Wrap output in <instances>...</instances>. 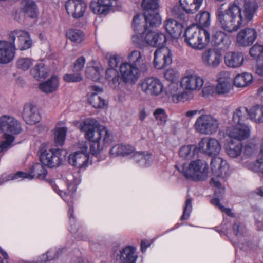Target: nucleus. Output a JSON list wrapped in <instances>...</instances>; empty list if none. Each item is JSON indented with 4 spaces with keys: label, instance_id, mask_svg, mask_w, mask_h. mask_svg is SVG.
Here are the masks:
<instances>
[{
    "label": "nucleus",
    "instance_id": "f257e3e1",
    "mask_svg": "<svg viewBox=\"0 0 263 263\" xmlns=\"http://www.w3.org/2000/svg\"><path fill=\"white\" fill-rule=\"evenodd\" d=\"M223 4L215 12L217 21L224 31L232 33L237 31L243 24H247L253 18L258 7L255 1L245 0L241 8L237 4V0L230 3L226 10Z\"/></svg>",
    "mask_w": 263,
    "mask_h": 263
},
{
    "label": "nucleus",
    "instance_id": "f03ea898",
    "mask_svg": "<svg viewBox=\"0 0 263 263\" xmlns=\"http://www.w3.org/2000/svg\"><path fill=\"white\" fill-rule=\"evenodd\" d=\"M198 150L205 155L215 157L211 161V167L213 177L211 180V185L217 188L216 193H223L224 187L222 185L231 171L226 160L221 157H216L218 155L221 149L219 141L212 137H204L198 143Z\"/></svg>",
    "mask_w": 263,
    "mask_h": 263
},
{
    "label": "nucleus",
    "instance_id": "7ed1b4c3",
    "mask_svg": "<svg viewBox=\"0 0 263 263\" xmlns=\"http://www.w3.org/2000/svg\"><path fill=\"white\" fill-rule=\"evenodd\" d=\"M80 129L85 132V137L91 142L90 151L94 156L98 155L113 141L111 132L105 127L100 126L96 119H86L80 125Z\"/></svg>",
    "mask_w": 263,
    "mask_h": 263
},
{
    "label": "nucleus",
    "instance_id": "20e7f679",
    "mask_svg": "<svg viewBox=\"0 0 263 263\" xmlns=\"http://www.w3.org/2000/svg\"><path fill=\"white\" fill-rule=\"evenodd\" d=\"M141 6L145 11L144 14L135 15L133 20L134 29L137 34L133 36V42L140 48H143L148 44V0H143Z\"/></svg>",
    "mask_w": 263,
    "mask_h": 263
},
{
    "label": "nucleus",
    "instance_id": "39448f33",
    "mask_svg": "<svg viewBox=\"0 0 263 263\" xmlns=\"http://www.w3.org/2000/svg\"><path fill=\"white\" fill-rule=\"evenodd\" d=\"M0 130L4 133L5 140L0 143V152L7 150L13 142V136L7 134V133L14 135L19 134L22 130L20 123L14 117L8 115L0 117Z\"/></svg>",
    "mask_w": 263,
    "mask_h": 263
},
{
    "label": "nucleus",
    "instance_id": "423d86ee",
    "mask_svg": "<svg viewBox=\"0 0 263 263\" xmlns=\"http://www.w3.org/2000/svg\"><path fill=\"white\" fill-rule=\"evenodd\" d=\"M184 37L185 43L191 48L200 51L206 47L210 40V35L208 31L195 26L187 28Z\"/></svg>",
    "mask_w": 263,
    "mask_h": 263
},
{
    "label": "nucleus",
    "instance_id": "0eeeda50",
    "mask_svg": "<svg viewBox=\"0 0 263 263\" xmlns=\"http://www.w3.org/2000/svg\"><path fill=\"white\" fill-rule=\"evenodd\" d=\"M177 168L187 179L194 181L204 180L206 179L209 172L208 164L200 159L190 161L182 165L181 169Z\"/></svg>",
    "mask_w": 263,
    "mask_h": 263
},
{
    "label": "nucleus",
    "instance_id": "6e6552de",
    "mask_svg": "<svg viewBox=\"0 0 263 263\" xmlns=\"http://www.w3.org/2000/svg\"><path fill=\"white\" fill-rule=\"evenodd\" d=\"M38 154L41 163L49 168L58 167L65 160L67 152L61 148L48 149L43 144L40 147Z\"/></svg>",
    "mask_w": 263,
    "mask_h": 263
},
{
    "label": "nucleus",
    "instance_id": "1a4fd4ad",
    "mask_svg": "<svg viewBox=\"0 0 263 263\" xmlns=\"http://www.w3.org/2000/svg\"><path fill=\"white\" fill-rule=\"evenodd\" d=\"M195 130L203 135H212L219 127L218 119L210 114H202L199 116L194 125Z\"/></svg>",
    "mask_w": 263,
    "mask_h": 263
},
{
    "label": "nucleus",
    "instance_id": "9d476101",
    "mask_svg": "<svg viewBox=\"0 0 263 263\" xmlns=\"http://www.w3.org/2000/svg\"><path fill=\"white\" fill-rule=\"evenodd\" d=\"M9 41L14 51L16 49L26 50L32 45V40L28 32L23 30H14L9 34Z\"/></svg>",
    "mask_w": 263,
    "mask_h": 263
},
{
    "label": "nucleus",
    "instance_id": "9b49d317",
    "mask_svg": "<svg viewBox=\"0 0 263 263\" xmlns=\"http://www.w3.org/2000/svg\"><path fill=\"white\" fill-rule=\"evenodd\" d=\"M251 129V126L247 124H230L227 127L226 133L231 140L241 142L249 138Z\"/></svg>",
    "mask_w": 263,
    "mask_h": 263
},
{
    "label": "nucleus",
    "instance_id": "f8f14e48",
    "mask_svg": "<svg viewBox=\"0 0 263 263\" xmlns=\"http://www.w3.org/2000/svg\"><path fill=\"white\" fill-rule=\"evenodd\" d=\"M173 61L172 51L167 47L157 49L154 53L153 65L157 69H162L171 65Z\"/></svg>",
    "mask_w": 263,
    "mask_h": 263
},
{
    "label": "nucleus",
    "instance_id": "ddd939ff",
    "mask_svg": "<svg viewBox=\"0 0 263 263\" xmlns=\"http://www.w3.org/2000/svg\"><path fill=\"white\" fill-rule=\"evenodd\" d=\"M203 84V79L195 73L186 74L180 81L181 87L186 91H198Z\"/></svg>",
    "mask_w": 263,
    "mask_h": 263
},
{
    "label": "nucleus",
    "instance_id": "4468645a",
    "mask_svg": "<svg viewBox=\"0 0 263 263\" xmlns=\"http://www.w3.org/2000/svg\"><path fill=\"white\" fill-rule=\"evenodd\" d=\"M201 60L205 66L216 68L222 62V53L217 49L209 48L202 53Z\"/></svg>",
    "mask_w": 263,
    "mask_h": 263
},
{
    "label": "nucleus",
    "instance_id": "2eb2a0df",
    "mask_svg": "<svg viewBox=\"0 0 263 263\" xmlns=\"http://www.w3.org/2000/svg\"><path fill=\"white\" fill-rule=\"evenodd\" d=\"M65 6L67 13L75 19L82 17L87 8L86 3L83 0H67Z\"/></svg>",
    "mask_w": 263,
    "mask_h": 263
},
{
    "label": "nucleus",
    "instance_id": "dca6fc26",
    "mask_svg": "<svg viewBox=\"0 0 263 263\" xmlns=\"http://www.w3.org/2000/svg\"><path fill=\"white\" fill-rule=\"evenodd\" d=\"M117 6V0H97L91 2L90 7L95 13L102 15H107L113 7Z\"/></svg>",
    "mask_w": 263,
    "mask_h": 263
},
{
    "label": "nucleus",
    "instance_id": "f3484780",
    "mask_svg": "<svg viewBox=\"0 0 263 263\" xmlns=\"http://www.w3.org/2000/svg\"><path fill=\"white\" fill-rule=\"evenodd\" d=\"M217 83L215 88L216 93L226 95L230 92L232 89V85L228 71L220 72L217 76Z\"/></svg>",
    "mask_w": 263,
    "mask_h": 263
},
{
    "label": "nucleus",
    "instance_id": "a211bd4d",
    "mask_svg": "<svg viewBox=\"0 0 263 263\" xmlns=\"http://www.w3.org/2000/svg\"><path fill=\"white\" fill-rule=\"evenodd\" d=\"M120 72L125 83H134L139 77V69L133 64L128 63L122 64L120 67Z\"/></svg>",
    "mask_w": 263,
    "mask_h": 263
},
{
    "label": "nucleus",
    "instance_id": "6ab92c4d",
    "mask_svg": "<svg viewBox=\"0 0 263 263\" xmlns=\"http://www.w3.org/2000/svg\"><path fill=\"white\" fill-rule=\"evenodd\" d=\"M257 36V34L255 29L252 28H246L241 29L237 34V43L241 46H248L253 43Z\"/></svg>",
    "mask_w": 263,
    "mask_h": 263
},
{
    "label": "nucleus",
    "instance_id": "aec40b11",
    "mask_svg": "<svg viewBox=\"0 0 263 263\" xmlns=\"http://www.w3.org/2000/svg\"><path fill=\"white\" fill-rule=\"evenodd\" d=\"M136 247L127 245L119 251L116 259L120 263H136L138 255L136 254Z\"/></svg>",
    "mask_w": 263,
    "mask_h": 263
},
{
    "label": "nucleus",
    "instance_id": "412c9836",
    "mask_svg": "<svg viewBox=\"0 0 263 263\" xmlns=\"http://www.w3.org/2000/svg\"><path fill=\"white\" fill-rule=\"evenodd\" d=\"M22 117L26 123L29 125L38 123L41 119L36 108L32 104H26L24 105Z\"/></svg>",
    "mask_w": 263,
    "mask_h": 263
},
{
    "label": "nucleus",
    "instance_id": "4be33fe9",
    "mask_svg": "<svg viewBox=\"0 0 263 263\" xmlns=\"http://www.w3.org/2000/svg\"><path fill=\"white\" fill-rule=\"evenodd\" d=\"M166 95L174 103L184 102L187 99V94L185 91L180 92L177 83L172 82L166 89Z\"/></svg>",
    "mask_w": 263,
    "mask_h": 263
},
{
    "label": "nucleus",
    "instance_id": "5701e85b",
    "mask_svg": "<svg viewBox=\"0 0 263 263\" xmlns=\"http://www.w3.org/2000/svg\"><path fill=\"white\" fill-rule=\"evenodd\" d=\"M89 158V154H85L77 151L69 155L68 161L69 164L80 168L87 166Z\"/></svg>",
    "mask_w": 263,
    "mask_h": 263
},
{
    "label": "nucleus",
    "instance_id": "b1692460",
    "mask_svg": "<svg viewBox=\"0 0 263 263\" xmlns=\"http://www.w3.org/2000/svg\"><path fill=\"white\" fill-rule=\"evenodd\" d=\"M14 55L15 52L10 41L0 40V63H9L13 59Z\"/></svg>",
    "mask_w": 263,
    "mask_h": 263
},
{
    "label": "nucleus",
    "instance_id": "393cba45",
    "mask_svg": "<svg viewBox=\"0 0 263 263\" xmlns=\"http://www.w3.org/2000/svg\"><path fill=\"white\" fill-rule=\"evenodd\" d=\"M244 62V57L242 53L229 51L224 55V63L229 68H236L241 67Z\"/></svg>",
    "mask_w": 263,
    "mask_h": 263
},
{
    "label": "nucleus",
    "instance_id": "a878e982",
    "mask_svg": "<svg viewBox=\"0 0 263 263\" xmlns=\"http://www.w3.org/2000/svg\"><path fill=\"white\" fill-rule=\"evenodd\" d=\"M163 26L166 31L173 38H178L181 34L182 25L175 20H166L163 23Z\"/></svg>",
    "mask_w": 263,
    "mask_h": 263
},
{
    "label": "nucleus",
    "instance_id": "bb28decb",
    "mask_svg": "<svg viewBox=\"0 0 263 263\" xmlns=\"http://www.w3.org/2000/svg\"><path fill=\"white\" fill-rule=\"evenodd\" d=\"M212 43L221 49H226L230 45L231 41L225 33L221 31H217L212 36Z\"/></svg>",
    "mask_w": 263,
    "mask_h": 263
},
{
    "label": "nucleus",
    "instance_id": "cd10ccee",
    "mask_svg": "<svg viewBox=\"0 0 263 263\" xmlns=\"http://www.w3.org/2000/svg\"><path fill=\"white\" fill-rule=\"evenodd\" d=\"M21 10L30 18H35L37 16V6L33 0H22L21 3Z\"/></svg>",
    "mask_w": 263,
    "mask_h": 263
},
{
    "label": "nucleus",
    "instance_id": "c85d7f7f",
    "mask_svg": "<svg viewBox=\"0 0 263 263\" xmlns=\"http://www.w3.org/2000/svg\"><path fill=\"white\" fill-rule=\"evenodd\" d=\"M180 6L187 13L194 14L201 7L203 0H179Z\"/></svg>",
    "mask_w": 263,
    "mask_h": 263
},
{
    "label": "nucleus",
    "instance_id": "c756f323",
    "mask_svg": "<svg viewBox=\"0 0 263 263\" xmlns=\"http://www.w3.org/2000/svg\"><path fill=\"white\" fill-rule=\"evenodd\" d=\"M199 152L198 145H186L181 147L179 151V156L184 159H192L198 155Z\"/></svg>",
    "mask_w": 263,
    "mask_h": 263
},
{
    "label": "nucleus",
    "instance_id": "7c9ffc66",
    "mask_svg": "<svg viewBox=\"0 0 263 263\" xmlns=\"http://www.w3.org/2000/svg\"><path fill=\"white\" fill-rule=\"evenodd\" d=\"M242 144L240 142H234L231 140L225 145V151L227 154L231 158H237L242 152Z\"/></svg>",
    "mask_w": 263,
    "mask_h": 263
},
{
    "label": "nucleus",
    "instance_id": "2f4dec72",
    "mask_svg": "<svg viewBox=\"0 0 263 263\" xmlns=\"http://www.w3.org/2000/svg\"><path fill=\"white\" fill-rule=\"evenodd\" d=\"M253 80V77L251 73L244 72L236 76L233 80V84L236 87H245L250 85Z\"/></svg>",
    "mask_w": 263,
    "mask_h": 263
},
{
    "label": "nucleus",
    "instance_id": "473e14b6",
    "mask_svg": "<svg viewBox=\"0 0 263 263\" xmlns=\"http://www.w3.org/2000/svg\"><path fill=\"white\" fill-rule=\"evenodd\" d=\"M59 85V79L57 76H52L47 81L40 84V89L46 93L54 91Z\"/></svg>",
    "mask_w": 263,
    "mask_h": 263
},
{
    "label": "nucleus",
    "instance_id": "72a5a7b5",
    "mask_svg": "<svg viewBox=\"0 0 263 263\" xmlns=\"http://www.w3.org/2000/svg\"><path fill=\"white\" fill-rule=\"evenodd\" d=\"M261 104H255L247 108L248 119L252 122L260 124Z\"/></svg>",
    "mask_w": 263,
    "mask_h": 263
},
{
    "label": "nucleus",
    "instance_id": "f704fd0d",
    "mask_svg": "<svg viewBox=\"0 0 263 263\" xmlns=\"http://www.w3.org/2000/svg\"><path fill=\"white\" fill-rule=\"evenodd\" d=\"M105 78L108 80L109 85L114 88L119 86L121 81L119 72L115 68H109L106 70Z\"/></svg>",
    "mask_w": 263,
    "mask_h": 263
},
{
    "label": "nucleus",
    "instance_id": "c9c22d12",
    "mask_svg": "<svg viewBox=\"0 0 263 263\" xmlns=\"http://www.w3.org/2000/svg\"><path fill=\"white\" fill-rule=\"evenodd\" d=\"M47 174V170L42 163H35L33 164L30 172V179L36 177L41 179H44Z\"/></svg>",
    "mask_w": 263,
    "mask_h": 263
},
{
    "label": "nucleus",
    "instance_id": "e433bc0d",
    "mask_svg": "<svg viewBox=\"0 0 263 263\" xmlns=\"http://www.w3.org/2000/svg\"><path fill=\"white\" fill-rule=\"evenodd\" d=\"M224 182H223L222 184L225 187V186L223 184ZM214 187L215 188V196H216V197L214 199H212L211 200V203L212 204H213L214 205H215V206H217V208H218L219 209L221 210V211L222 212L224 213L228 216H229L231 217H233L234 214L232 212L231 210L229 208H225L220 203V199H219V198H222L223 197L224 193L225 190H224L223 193H220L219 192H218V193H216V190L217 189V188L215 186H214Z\"/></svg>",
    "mask_w": 263,
    "mask_h": 263
},
{
    "label": "nucleus",
    "instance_id": "4c0bfd02",
    "mask_svg": "<svg viewBox=\"0 0 263 263\" xmlns=\"http://www.w3.org/2000/svg\"><path fill=\"white\" fill-rule=\"evenodd\" d=\"M128 59L134 66H139L141 71L143 72L146 71V65L145 64L141 65V62L143 61V59L140 52L137 50L133 51L128 56Z\"/></svg>",
    "mask_w": 263,
    "mask_h": 263
},
{
    "label": "nucleus",
    "instance_id": "58836bf2",
    "mask_svg": "<svg viewBox=\"0 0 263 263\" xmlns=\"http://www.w3.org/2000/svg\"><path fill=\"white\" fill-rule=\"evenodd\" d=\"M166 42L165 35L160 32L149 31V45L157 46L163 45Z\"/></svg>",
    "mask_w": 263,
    "mask_h": 263
},
{
    "label": "nucleus",
    "instance_id": "ea45409f",
    "mask_svg": "<svg viewBox=\"0 0 263 263\" xmlns=\"http://www.w3.org/2000/svg\"><path fill=\"white\" fill-rule=\"evenodd\" d=\"M247 109V108L246 107H238L235 109L233 112L232 120L230 124H243L242 122L248 119L246 116Z\"/></svg>",
    "mask_w": 263,
    "mask_h": 263
},
{
    "label": "nucleus",
    "instance_id": "a19ab883",
    "mask_svg": "<svg viewBox=\"0 0 263 263\" xmlns=\"http://www.w3.org/2000/svg\"><path fill=\"white\" fill-rule=\"evenodd\" d=\"M163 85L162 82L156 78H149V91L152 95L158 96L163 91Z\"/></svg>",
    "mask_w": 263,
    "mask_h": 263
},
{
    "label": "nucleus",
    "instance_id": "79ce46f5",
    "mask_svg": "<svg viewBox=\"0 0 263 263\" xmlns=\"http://www.w3.org/2000/svg\"><path fill=\"white\" fill-rule=\"evenodd\" d=\"M196 23L200 29H203L210 26L211 23V16L210 13L206 11H200L196 16Z\"/></svg>",
    "mask_w": 263,
    "mask_h": 263
},
{
    "label": "nucleus",
    "instance_id": "37998d69",
    "mask_svg": "<svg viewBox=\"0 0 263 263\" xmlns=\"http://www.w3.org/2000/svg\"><path fill=\"white\" fill-rule=\"evenodd\" d=\"M48 73V69L43 63L36 65L31 70V74L36 79L40 80L42 78H45Z\"/></svg>",
    "mask_w": 263,
    "mask_h": 263
},
{
    "label": "nucleus",
    "instance_id": "c03bdc74",
    "mask_svg": "<svg viewBox=\"0 0 263 263\" xmlns=\"http://www.w3.org/2000/svg\"><path fill=\"white\" fill-rule=\"evenodd\" d=\"M248 168L254 172H260L263 174V139L258 158L255 162L250 163Z\"/></svg>",
    "mask_w": 263,
    "mask_h": 263
},
{
    "label": "nucleus",
    "instance_id": "a18cd8bd",
    "mask_svg": "<svg viewBox=\"0 0 263 263\" xmlns=\"http://www.w3.org/2000/svg\"><path fill=\"white\" fill-rule=\"evenodd\" d=\"M132 152V148L129 145H116L110 149V153L115 156L129 155Z\"/></svg>",
    "mask_w": 263,
    "mask_h": 263
},
{
    "label": "nucleus",
    "instance_id": "49530a36",
    "mask_svg": "<svg viewBox=\"0 0 263 263\" xmlns=\"http://www.w3.org/2000/svg\"><path fill=\"white\" fill-rule=\"evenodd\" d=\"M67 128L66 127H58L54 131V143L56 146H62L64 143Z\"/></svg>",
    "mask_w": 263,
    "mask_h": 263
},
{
    "label": "nucleus",
    "instance_id": "de8ad7c7",
    "mask_svg": "<svg viewBox=\"0 0 263 263\" xmlns=\"http://www.w3.org/2000/svg\"><path fill=\"white\" fill-rule=\"evenodd\" d=\"M67 37L71 41L79 43L84 38L83 32L79 29H69L66 32Z\"/></svg>",
    "mask_w": 263,
    "mask_h": 263
},
{
    "label": "nucleus",
    "instance_id": "09e8293b",
    "mask_svg": "<svg viewBox=\"0 0 263 263\" xmlns=\"http://www.w3.org/2000/svg\"><path fill=\"white\" fill-rule=\"evenodd\" d=\"M88 102L95 108H102L105 105V100L96 92H92L88 98Z\"/></svg>",
    "mask_w": 263,
    "mask_h": 263
},
{
    "label": "nucleus",
    "instance_id": "8fccbe9b",
    "mask_svg": "<svg viewBox=\"0 0 263 263\" xmlns=\"http://www.w3.org/2000/svg\"><path fill=\"white\" fill-rule=\"evenodd\" d=\"M162 23V18L159 10L149 11V26L159 27Z\"/></svg>",
    "mask_w": 263,
    "mask_h": 263
},
{
    "label": "nucleus",
    "instance_id": "3c124183",
    "mask_svg": "<svg viewBox=\"0 0 263 263\" xmlns=\"http://www.w3.org/2000/svg\"><path fill=\"white\" fill-rule=\"evenodd\" d=\"M153 115L158 125L162 126L165 125L167 120V116L164 109L162 108L156 109Z\"/></svg>",
    "mask_w": 263,
    "mask_h": 263
},
{
    "label": "nucleus",
    "instance_id": "603ef678",
    "mask_svg": "<svg viewBox=\"0 0 263 263\" xmlns=\"http://www.w3.org/2000/svg\"><path fill=\"white\" fill-rule=\"evenodd\" d=\"M85 74L87 78L92 80L93 81H98L100 78L99 69L98 67L92 66L87 67Z\"/></svg>",
    "mask_w": 263,
    "mask_h": 263
},
{
    "label": "nucleus",
    "instance_id": "864d4df0",
    "mask_svg": "<svg viewBox=\"0 0 263 263\" xmlns=\"http://www.w3.org/2000/svg\"><path fill=\"white\" fill-rule=\"evenodd\" d=\"M180 73L176 69L168 68L165 70L164 73V77L165 79L172 82H175L176 81L179 79Z\"/></svg>",
    "mask_w": 263,
    "mask_h": 263
},
{
    "label": "nucleus",
    "instance_id": "5fc2aeb1",
    "mask_svg": "<svg viewBox=\"0 0 263 263\" xmlns=\"http://www.w3.org/2000/svg\"><path fill=\"white\" fill-rule=\"evenodd\" d=\"M32 65V60L30 58H22L18 59L16 63L17 68L25 71Z\"/></svg>",
    "mask_w": 263,
    "mask_h": 263
},
{
    "label": "nucleus",
    "instance_id": "6e6d98bb",
    "mask_svg": "<svg viewBox=\"0 0 263 263\" xmlns=\"http://www.w3.org/2000/svg\"><path fill=\"white\" fill-rule=\"evenodd\" d=\"M192 211V204L191 199L188 198L186 200L185 205L183 208V212L182 216L180 218L181 220H187L190 216V214Z\"/></svg>",
    "mask_w": 263,
    "mask_h": 263
},
{
    "label": "nucleus",
    "instance_id": "4d7b16f0",
    "mask_svg": "<svg viewBox=\"0 0 263 263\" xmlns=\"http://www.w3.org/2000/svg\"><path fill=\"white\" fill-rule=\"evenodd\" d=\"M63 79L68 83H77L81 81L83 77L81 73L77 72L76 73L65 74L63 76Z\"/></svg>",
    "mask_w": 263,
    "mask_h": 263
},
{
    "label": "nucleus",
    "instance_id": "13d9d810",
    "mask_svg": "<svg viewBox=\"0 0 263 263\" xmlns=\"http://www.w3.org/2000/svg\"><path fill=\"white\" fill-rule=\"evenodd\" d=\"M263 53V46L256 44L250 50V55L255 58H259Z\"/></svg>",
    "mask_w": 263,
    "mask_h": 263
},
{
    "label": "nucleus",
    "instance_id": "bf43d9fd",
    "mask_svg": "<svg viewBox=\"0 0 263 263\" xmlns=\"http://www.w3.org/2000/svg\"><path fill=\"white\" fill-rule=\"evenodd\" d=\"M85 63V58L83 56L80 57L75 61L72 71L73 72H79L83 69Z\"/></svg>",
    "mask_w": 263,
    "mask_h": 263
},
{
    "label": "nucleus",
    "instance_id": "052dcab7",
    "mask_svg": "<svg viewBox=\"0 0 263 263\" xmlns=\"http://www.w3.org/2000/svg\"><path fill=\"white\" fill-rule=\"evenodd\" d=\"M143 152H136L134 153L132 156V158L137 163L143 162L144 164H146V160L145 159V155Z\"/></svg>",
    "mask_w": 263,
    "mask_h": 263
},
{
    "label": "nucleus",
    "instance_id": "680f3d73",
    "mask_svg": "<svg viewBox=\"0 0 263 263\" xmlns=\"http://www.w3.org/2000/svg\"><path fill=\"white\" fill-rule=\"evenodd\" d=\"M245 230V227L242 223L239 221H236L233 225V230L234 234L236 236H239L242 234Z\"/></svg>",
    "mask_w": 263,
    "mask_h": 263
},
{
    "label": "nucleus",
    "instance_id": "e2e57ef3",
    "mask_svg": "<svg viewBox=\"0 0 263 263\" xmlns=\"http://www.w3.org/2000/svg\"><path fill=\"white\" fill-rule=\"evenodd\" d=\"M160 0H149V11L159 10Z\"/></svg>",
    "mask_w": 263,
    "mask_h": 263
},
{
    "label": "nucleus",
    "instance_id": "0e129e2a",
    "mask_svg": "<svg viewBox=\"0 0 263 263\" xmlns=\"http://www.w3.org/2000/svg\"><path fill=\"white\" fill-rule=\"evenodd\" d=\"M119 62V59L116 55H110L109 57V65L110 68H115L117 67Z\"/></svg>",
    "mask_w": 263,
    "mask_h": 263
},
{
    "label": "nucleus",
    "instance_id": "69168bd1",
    "mask_svg": "<svg viewBox=\"0 0 263 263\" xmlns=\"http://www.w3.org/2000/svg\"><path fill=\"white\" fill-rule=\"evenodd\" d=\"M255 71L258 75L263 76V60H257Z\"/></svg>",
    "mask_w": 263,
    "mask_h": 263
},
{
    "label": "nucleus",
    "instance_id": "338daca9",
    "mask_svg": "<svg viewBox=\"0 0 263 263\" xmlns=\"http://www.w3.org/2000/svg\"><path fill=\"white\" fill-rule=\"evenodd\" d=\"M255 149V145L250 146L249 144H247L244 147V154L246 156H249L253 153Z\"/></svg>",
    "mask_w": 263,
    "mask_h": 263
},
{
    "label": "nucleus",
    "instance_id": "774afa93",
    "mask_svg": "<svg viewBox=\"0 0 263 263\" xmlns=\"http://www.w3.org/2000/svg\"><path fill=\"white\" fill-rule=\"evenodd\" d=\"M78 147L80 149L79 150L80 152L83 153L85 154H88L87 153L88 145L86 142L82 141L79 143Z\"/></svg>",
    "mask_w": 263,
    "mask_h": 263
}]
</instances>
